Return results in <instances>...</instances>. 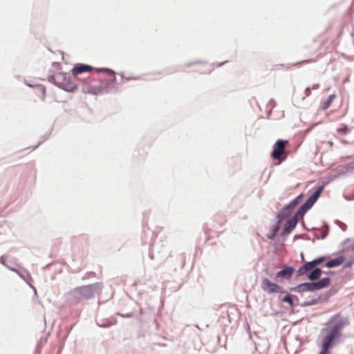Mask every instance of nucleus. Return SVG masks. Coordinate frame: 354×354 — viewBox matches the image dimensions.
<instances>
[{
	"label": "nucleus",
	"instance_id": "nucleus-4",
	"mask_svg": "<svg viewBox=\"0 0 354 354\" xmlns=\"http://www.w3.org/2000/svg\"><path fill=\"white\" fill-rule=\"evenodd\" d=\"M288 144V140H277L274 145V149L271 154L272 158L280 162L285 159L286 156L283 157V156L285 155V150Z\"/></svg>",
	"mask_w": 354,
	"mask_h": 354
},
{
	"label": "nucleus",
	"instance_id": "nucleus-10",
	"mask_svg": "<svg viewBox=\"0 0 354 354\" xmlns=\"http://www.w3.org/2000/svg\"><path fill=\"white\" fill-rule=\"evenodd\" d=\"M297 222L298 219L296 216L288 220L286 226L284 227L283 233L289 234L295 227Z\"/></svg>",
	"mask_w": 354,
	"mask_h": 354
},
{
	"label": "nucleus",
	"instance_id": "nucleus-11",
	"mask_svg": "<svg viewBox=\"0 0 354 354\" xmlns=\"http://www.w3.org/2000/svg\"><path fill=\"white\" fill-rule=\"evenodd\" d=\"M345 261L344 256H339L336 259H330L326 263L327 268H335L342 265Z\"/></svg>",
	"mask_w": 354,
	"mask_h": 354
},
{
	"label": "nucleus",
	"instance_id": "nucleus-17",
	"mask_svg": "<svg viewBox=\"0 0 354 354\" xmlns=\"http://www.w3.org/2000/svg\"><path fill=\"white\" fill-rule=\"evenodd\" d=\"M337 132L342 134H346L348 132V129L347 127L339 128L337 129Z\"/></svg>",
	"mask_w": 354,
	"mask_h": 354
},
{
	"label": "nucleus",
	"instance_id": "nucleus-13",
	"mask_svg": "<svg viewBox=\"0 0 354 354\" xmlns=\"http://www.w3.org/2000/svg\"><path fill=\"white\" fill-rule=\"evenodd\" d=\"M322 271L319 268H315L308 275V279L310 281H315L321 277Z\"/></svg>",
	"mask_w": 354,
	"mask_h": 354
},
{
	"label": "nucleus",
	"instance_id": "nucleus-14",
	"mask_svg": "<svg viewBox=\"0 0 354 354\" xmlns=\"http://www.w3.org/2000/svg\"><path fill=\"white\" fill-rule=\"evenodd\" d=\"M336 98V95L335 94H331L330 95L327 100L323 103L322 104V109L323 110H326L327 109H328V107L330 106V104H332V102L334 101V100Z\"/></svg>",
	"mask_w": 354,
	"mask_h": 354
},
{
	"label": "nucleus",
	"instance_id": "nucleus-2",
	"mask_svg": "<svg viewBox=\"0 0 354 354\" xmlns=\"http://www.w3.org/2000/svg\"><path fill=\"white\" fill-rule=\"evenodd\" d=\"M95 69L96 72L103 73L106 77L100 74L92 76L90 80L85 82L83 84L82 91L85 93L93 95L101 94L107 91L110 86L116 80L115 73L113 70L106 68Z\"/></svg>",
	"mask_w": 354,
	"mask_h": 354
},
{
	"label": "nucleus",
	"instance_id": "nucleus-1",
	"mask_svg": "<svg viewBox=\"0 0 354 354\" xmlns=\"http://www.w3.org/2000/svg\"><path fill=\"white\" fill-rule=\"evenodd\" d=\"M350 324L348 317L337 315L322 330L319 354H329L330 350L341 341L342 331Z\"/></svg>",
	"mask_w": 354,
	"mask_h": 354
},
{
	"label": "nucleus",
	"instance_id": "nucleus-19",
	"mask_svg": "<svg viewBox=\"0 0 354 354\" xmlns=\"http://www.w3.org/2000/svg\"><path fill=\"white\" fill-rule=\"evenodd\" d=\"M311 61L310 60H304L302 62V63H308V62H310Z\"/></svg>",
	"mask_w": 354,
	"mask_h": 354
},
{
	"label": "nucleus",
	"instance_id": "nucleus-7",
	"mask_svg": "<svg viewBox=\"0 0 354 354\" xmlns=\"http://www.w3.org/2000/svg\"><path fill=\"white\" fill-rule=\"evenodd\" d=\"M96 68H93L91 66L83 64H76L72 70V73L74 75H77L81 74L84 72H90L95 71H96Z\"/></svg>",
	"mask_w": 354,
	"mask_h": 354
},
{
	"label": "nucleus",
	"instance_id": "nucleus-5",
	"mask_svg": "<svg viewBox=\"0 0 354 354\" xmlns=\"http://www.w3.org/2000/svg\"><path fill=\"white\" fill-rule=\"evenodd\" d=\"M261 287L264 292L269 294L278 293L281 291V288L279 285L270 281L267 278L262 279Z\"/></svg>",
	"mask_w": 354,
	"mask_h": 354
},
{
	"label": "nucleus",
	"instance_id": "nucleus-3",
	"mask_svg": "<svg viewBox=\"0 0 354 354\" xmlns=\"http://www.w3.org/2000/svg\"><path fill=\"white\" fill-rule=\"evenodd\" d=\"M97 290L98 286L96 284L82 286L73 291V297L76 301L88 299L93 297Z\"/></svg>",
	"mask_w": 354,
	"mask_h": 354
},
{
	"label": "nucleus",
	"instance_id": "nucleus-15",
	"mask_svg": "<svg viewBox=\"0 0 354 354\" xmlns=\"http://www.w3.org/2000/svg\"><path fill=\"white\" fill-rule=\"evenodd\" d=\"M313 285H315L314 282H312V283H305L301 284L299 286V287H304V288H306V289L307 290L314 291V290H316V289H315V286H314Z\"/></svg>",
	"mask_w": 354,
	"mask_h": 354
},
{
	"label": "nucleus",
	"instance_id": "nucleus-18",
	"mask_svg": "<svg viewBox=\"0 0 354 354\" xmlns=\"http://www.w3.org/2000/svg\"><path fill=\"white\" fill-rule=\"evenodd\" d=\"M279 222H278L274 227H273V235L274 236L277 232L279 230Z\"/></svg>",
	"mask_w": 354,
	"mask_h": 354
},
{
	"label": "nucleus",
	"instance_id": "nucleus-12",
	"mask_svg": "<svg viewBox=\"0 0 354 354\" xmlns=\"http://www.w3.org/2000/svg\"><path fill=\"white\" fill-rule=\"evenodd\" d=\"M316 290H320L324 288L328 287L330 285V279L329 278H323L321 280L314 282Z\"/></svg>",
	"mask_w": 354,
	"mask_h": 354
},
{
	"label": "nucleus",
	"instance_id": "nucleus-9",
	"mask_svg": "<svg viewBox=\"0 0 354 354\" xmlns=\"http://www.w3.org/2000/svg\"><path fill=\"white\" fill-rule=\"evenodd\" d=\"M294 268L292 267H286L281 271L278 272L276 274V278L278 279H290L292 275Z\"/></svg>",
	"mask_w": 354,
	"mask_h": 354
},
{
	"label": "nucleus",
	"instance_id": "nucleus-8",
	"mask_svg": "<svg viewBox=\"0 0 354 354\" xmlns=\"http://www.w3.org/2000/svg\"><path fill=\"white\" fill-rule=\"evenodd\" d=\"M322 190H323V187H319L314 192V194L307 200V201L304 205V207H305L306 208H310L314 204V203L317 200V198L319 197Z\"/></svg>",
	"mask_w": 354,
	"mask_h": 354
},
{
	"label": "nucleus",
	"instance_id": "nucleus-16",
	"mask_svg": "<svg viewBox=\"0 0 354 354\" xmlns=\"http://www.w3.org/2000/svg\"><path fill=\"white\" fill-rule=\"evenodd\" d=\"M282 301L288 303L290 306H293V297L292 295H288L285 296Z\"/></svg>",
	"mask_w": 354,
	"mask_h": 354
},
{
	"label": "nucleus",
	"instance_id": "nucleus-6",
	"mask_svg": "<svg viewBox=\"0 0 354 354\" xmlns=\"http://www.w3.org/2000/svg\"><path fill=\"white\" fill-rule=\"evenodd\" d=\"M325 257H322L314 259L312 261L306 263L297 270V275L302 276L306 274V272L310 270H313L315 266L321 263L325 260Z\"/></svg>",
	"mask_w": 354,
	"mask_h": 354
}]
</instances>
